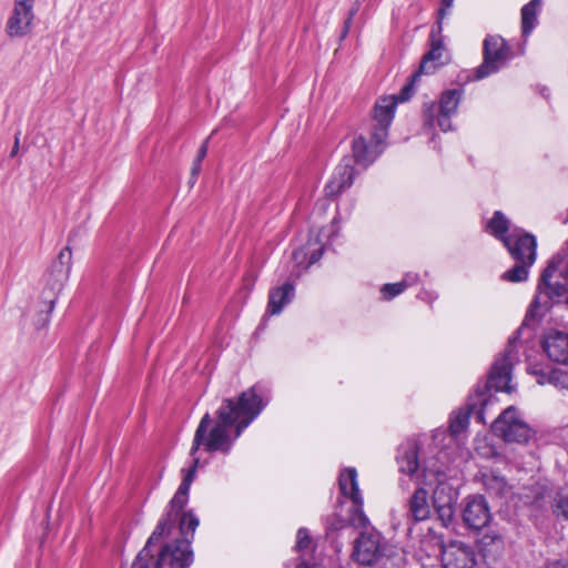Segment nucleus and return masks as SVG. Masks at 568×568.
Listing matches in <instances>:
<instances>
[{
    "mask_svg": "<svg viewBox=\"0 0 568 568\" xmlns=\"http://www.w3.org/2000/svg\"><path fill=\"white\" fill-rule=\"evenodd\" d=\"M264 404L255 387L242 392L237 398H225L215 412V418L206 413L194 434L190 455L193 457V465L187 470L183 469V480L173 496L170 508L149 538V544L156 542L161 537L169 534L178 519L179 513L187 503L189 490L194 480L200 458L195 453L200 446L209 453L221 452L229 454L234 442L242 435L243 430L261 414Z\"/></svg>",
    "mask_w": 568,
    "mask_h": 568,
    "instance_id": "f257e3e1",
    "label": "nucleus"
},
{
    "mask_svg": "<svg viewBox=\"0 0 568 568\" xmlns=\"http://www.w3.org/2000/svg\"><path fill=\"white\" fill-rule=\"evenodd\" d=\"M398 98L395 95L379 98L374 106L373 128L368 135L358 134L352 143L354 160L364 166L373 163L382 152L388 136Z\"/></svg>",
    "mask_w": 568,
    "mask_h": 568,
    "instance_id": "f03ea898",
    "label": "nucleus"
},
{
    "mask_svg": "<svg viewBox=\"0 0 568 568\" xmlns=\"http://www.w3.org/2000/svg\"><path fill=\"white\" fill-rule=\"evenodd\" d=\"M568 293V263L562 255H555L545 268L537 295L535 296L527 318L537 320L550 307V301L557 302Z\"/></svg>",
    "mask_w": 568,
    "mask_h": 568,
    "instance_id": "7ed1b4c3",
    "label": "nucleus"
},
{
    "mask_svg": "<svg viewBox=\"0 0 568 568\" xmlns=\"http://www.w3.org/2000/svg\"><path fill=\"white\" fill-rule=\"evenodd\" d=\"M354 556L362 565L378 564L387 568L398 567L404 560L403 550L373 529L356 539Z\"/></svg>",
    "mask_w": 568,
    "mask_h": 568,
    "instance_id": "20e7f679",
    "label": "nucleus"
},
{
    "mask_svg": "<svg viewBox=\"0 0 568 568\" xmlns=\"http://www.w3.org/2000/svg\"><path fill=\"white\" fill-rule=\"evenodd\" d=\"M199 519L192 511L184 513L180 518L182 539L166 544L159 555L154 568H187L193 561L190 537H193Z\"/></svg>",
    "mask_w": 568,
    "mask_h": 568,
    "instance_id": "39448f33",
    "label": "nucleus"
},
{
    "mask_svg": "<svg viewBox=\"0 0 568 568\" xmlns=\"http://www.w3.org/2000/svg\"><path fill=\"white\" fill-rule=\"evenodd\" d=\"M71 265L72 251L69 246H65L60 251L57 260L44 275L45 287L42 293V297L45 298L44 320L48 318V314L52 313L54 308L58 295L69 278Z\"/></svg>",
    "mask_w": 568,
    "mask_h": 568,
    "instance_id": "423d86ee",
    "label": "nucleus"
},
{
    "mask_svg": "<svg viewBox=\"0 0 568 568\" xmlns=\"http://www.w3.org/2000/svg\"><path fill=\"white\" fill-rule=\"evenodd\" d=\"M493 430L507 443L525 444L532 436V429L515 406L507 407L498 416Z\"/></svg>",
    "mask_w": 568,
    "mask_h": 568,
    "instance_id": "0eeeda50",
    "label": "nucleus"
},
{
    "mask_svg": "<svg viewBox=\"0 0 568 568\" xmlns=\"http://www.w3.org/2000/svg\"><path fill=\"white\" fill-rule=\"evenodd\" d=\"M511 58V49L500 36H488L484 40L483 63L475 69L474 80H481L498 70Z\"/></svg>",
    "mask_w": 568,
    "mask_h": 568,
    "instance_id": "6e6552de",
    "label": "nucleus"
},
{
    "mask_svg": "<svg viewBox=\"0 0 568 568\" xmlns=\"http://www.w3.org/2000/svg\"><path fill=\"white\" fill-rule=\"evenodd\" d=\"M36 0H12V9L6 22L9 38H23L32 32L36 20Z\"/></svg>",
    "mask_w": 568,
    "mask_h": 568,
    "instance_id": "1a4fd4ad",
    "label": "nucleus"
},
{
    "mask_svg": "<svg viewBox=\"0 0 568 568\" xmlns=\"http://www.w3.org/2000/svg\"><path fill=\"white\" fill-rule=\"evenodd\" d=\"M341 494L349 498L354 504V514L351 518L352 525L365 527L368 518L363 513V497L358 489L357 471L355 468H345L338 478Z\"/></svg>",
    "mask_w": 568,
    "mask_h": 568,
    "instance_id": "9d476101",
    "label": "nucleus"
},
{
    "mask_svg": "<svg viewBox=\"0 0 568 568\" xmlns=\"http://www.w3.org/2000/svg\"><path fill=\"white\" fill-rule=\"evenodd\" d=\"M443 55H444V47L440 40L435 39V33L432 31V48L424 55L419 69L410 75L409 82L403 88L400 95L398 97V101H406L410 98L413 87L416 83L417 79L424 73H433L438 68V65L443 64Z\"/></svg>",
    "mask_w": 568,
    "mask_h": 568,
    "instance_id": "9b49d317",
    "label": "nucleus"
},
{
    "mask_svg": "<svg viewBox=\"0 0 568 568\" xmlns=\"http://www.w3.org/2000/svg\"><path fill=\"white\" fill-rule=\"evenodd\" d=\"M504 244L515 261L534 264L536 260V239L528 233L514 231L504 237Z\"/></svg>",
    "mask_w": 568,
    "mask_h": 568,
    "instance_id": "f8f14e48",
    "label": "nucleus"
},
{
    "mask_svg": "<svg viewBox=\"0 0 568 568\" xmlns=\"http://www.w3.org/2000/svg\"><path fill=\"white\" fill-rule=\"evenodd\" d=\"M514 355H513V343L510 342L505 355L498 358L490 372L488 378V385L499 392L511 393V368H513Z\"/></svg>",
    "mask_w": 568,
    "mask_h": 568,
    "instance_id": "ddd939ff",
    "label": "nucleus"
},
{
    "mask_svg": "<svg viewBox=\"0 0 568 568\" xmlns=\"http://www.w3.org/2000/svg\"><path fill=\"white\" fill-rule=\"evenodd\" d=\"M444 568H475L476 557L471 547L454 541L442 550Z\"/></svg>",
    "mask_w": 568,
    "mask_h": 568,
    "instance_id": "4468645a",
    "label": "nucleus"
},
{
    "mask_svg": "<svg viewBox=\"0 0 568 568\" xmlns=\"http://www.w3.org/2000/svg\"><path fill=\"white\" fill-rule=\"evenodd\" d=\"M491 519L490 509L483 496H470L465 501L463 520L471 529L486 527Z\"/></svg>",
    "mask_w": 568,
    "mask_h": 568,
    "instance_id": "2eb2a0df",
    "label": "nucleus"
},
{
    "mask_svg": "<svg viewBox=\"0 0 568 568\" xmlns=\"http://www.w3.org/2000/svg\"><path fill=\"white\" fill-rule=\"evenodd\" d=\"M462 97L463 90L460 89L446 90L442 93L437 123L444 132L453 129L450 118L457 113Z\"/></svg>",
    "mask_w": 568,
    "mask_h": 568,
    "instance_id": "dca6fc26",
    "label": "nucleus"
},
{
    "mask_svg": "<svg viewBox=\"0 0 568 568\" xmlns=\"http://www.w3.org/2000/svg\"><path fill=\"white\" fill-rule=\"evenodd\" d=\"M542 346L551 361L568 364V332L550 329L545 335Z\"/></svg>",
    "mask_w": 568,
    "mask_h": 568,
    "instance_id": "f3484780",
    "label": "nucleus"
},
{
    "mask_svg": "<svg viewBox=\"0 0 568 568\" xmlns=\"http://www.w3.org/2000/svg\"><path fill=\"white\" fill-rule=\"evenodd\" d=\"M354 168L349 159H344L334 170L331 180L325 185L327 196H336L353 183Z\"/></svg>",
    "mask_w": 568,
    "mask_h": 568,
    "instance_id": "a211bd4d",
    "label": "nucleus"
},
{
    "mask_svg": "<svg viewBox=\"0 0 568 568\" xmlns=\"http://www.w3.org/2000/svg\"><path fill=\"white\" fill-rule=\"evenodd\" d=\"M446 487L438 486L434 491V508L442 521L443 526L447 527L452 524L455 515L454 498L452 495L445 494Z\"/></svg>",
    "mask_w": 568,
    "mask_h": 568,
    "instance_id": "6ab92c4d",
    "label": "nucleus"
},
{
    "mask_svg": "<svg viewBox=\"0 0 568 568\" xmlns=\"http://www.w3.org/2000/svg\"><path fill=\"white\" fill-rule=\"evenodd\" d=\"M408 518L414 521L426 520L430 516V505L427 499V491L423 488L415 490L408 500Z\"/></svg>",
    "mask_w": 568,
    "mask_h": 568,
    "instance_id": "aec40b11",
    "label": "nucleus"
},
{
    "mask_svg": "<svg viewBox=\"0 0 568 568\" xmlns=\"http://www.w3.org/2000/svg\"><path fill=\"white\" fill-rule=\"evenodd\" d=\"M293 295L294 287L290 283H286L283 286L272 290L268 296L267 312L271 315L280 314L283 307L291 302Z\"/></svg>",
    "mask_w": 568,
    "mask_h": 568,
    "instance_id": "412c9836",
    "label": "nucleus"
},
{
    "mask_svg": "<svg viewBox=\"0 0 568 568\" xmlns=\"http://www.w3.org/2000/svg\"><path fill=\"white\" fill-rule=\"evenodd\" d=\"M540 6L541 0H531L521 8V29L525 37L534 30Z\"/></svg>",
    "mask_w": 568,
    "mask_h": 568,
    "instance_id": "4be33fe9",
    "label": "nucleus"
},
{
    "mask_svg": "<svg viewBox=\"0 0 568 568\" xmlns=\"http://www.w3.org/2000/svg\"><path fill=\"white\" fill-rule=\"evenodd\" d=\"M399 470L409 476H413L419 468L418 456L416 446L410 445L399 457H398Z\"/></svg>",
    "mask_w": 568,
    "mask_h": 568,
    "instance_id": "5701e85b",
    "label": "nucleus"
},
{
    "mask_svg": "<svg viewBox=\"0 0 568 568\" xmlns=\"http://www.w3.org/2000/svg\"><path fill=\"white\" fill-rule=\"evenodd\" d=\"M483 484L486 490L495 496H504L508 491L505 478L493 471L483 474Z\"/></svg>",
    "mask_w": 568,
    "mask_h": 568,
    "instance_id": "b1692460",
    "label": "nucleus"
},
{
    "mask_svg": "<svg viewBox=\"0 0 568 568\" xmlns=\"http://www.w3.org/2000/svg\"><path fill=\"white\" fill-rule=\"evenodd\" d=\"M531 265L532 264H528L525 261H516L515 266L503 274V280L513 283L526 281L528 277V270Z\"/></svg>",
    "mask_w": 568,
    "mask_h": 568,
    "instance_id": "393cba45",
    "label": "nucleus"
},
{
    "mask_svg": "<svg viewBox=\"0 0 568 568\" xmlns=\"http://www.w3.org/2000/svg\"><path fill=\"white\" fill-rule=\"evenodd\" d=\"M469 423V412L467 409H459L454 412L449 419V432L453 436L459 435L466 429Z\"/></svg>",
    "mask_w": 568,
    "mask_h": 568,
    "instance_id": "a878e982",
    "label": "nucleus"
},
{
    "mask_svg": "<svg viewBox=\"0 0 568 568\" xmlns=\"http://www.w3.org/2000/svg\"><path fill=\"white\" fill-rule=\"evenodd\" d=\"M488 229L491 234L504 241V237L507 236L505 234L508 230V221L501 212L497 211L489 222Z\"/></svg>",
    "mask_w": 568,
    "mask_h": 568,
    "instance_id": "bb28decb",
    "label": "nucleus"
},
{
    "mask_svg": "<svg viewBox=\"0 0 568 568\" xmlns=\"http://www.w3.org/2000/svg\"><path fill=\"white\" fill-rule=\"evenodd\" d=\"M549 383L557 388L568 389V373L561 369H552L547 375V379H538L539 384Z\"/></svg>",
    "mask_w": 568,
    "mask_h": 568,
    "instance_id": "cd10ccee",
    "label": "nucleus"
},
{
    "mask_svg": "<svg viewBox=\"0 0 568 568\" xmlns=\"http://www.w3.org/2000/svg\"><path fill=\"white\" fill-rule=\"evenodd\" d=\"M149 541L145 547L138 554L135 560L132 564V568H150V562L152 559V554L149 550Z\"/></svg>",
    "mask_w": 568,
    "mask_h": 568,
    "instance_id": "c85d7f7f",
    "label": "nucleus"
},
{
    "mask_svg": "<svg viewBox=\"0 0 568 568\" xmlns=\"http://www.w3.org/2000/svg\"><path fill=\"white\" fill-rule=\"evenodd\" d=\"M407 287L406 281L393 284H385L382 288V294L385 298L390 300L400 294Z\"/></svg>",
    "mask_w": 568,
    "mask_h": 568,
    "instance_id": "c756f323",
    "label": "nucleus"
},
{
    "mask_svg": "<svg viewBox=\"0 0 568 568\" xmlns=\"http://www.w3.org/2000/svg\"><path fill=\"white\" fill-rule=\"evenodd\" d=\"M555 513L557 516H561L568 519V497H560L555 505Z\"/></svg>",
    "mask_w": 568,
    "mask_h": 568,
    "instance_id": "7c9ffc66",
    "label": "nucleus"
},
{
    "mask_svg": "<svg viewBox=\"0 0 568 568\" xmlns=\"http://www.w3.org/2000/svg\"><path fill=\"white\" fill-rule=\"evenodd\" d=\"M311 539L305 529H300L297 531V541H296V548L298 550H304L310 547Z\"/></svg>",
    "mask_w": 568,
    "mask_h": 568,
    "instance_id": "2f4dec72",
    "label": "nucleus"
},
{
    "mask_svg": "<svg viewBox=\"0 0 568 568\" xmlns=\"http://www.w3.org/2000/svg\"><path fill=\"white\" fill-rule=\"evenodd\" d=\"M44 310H45V298H43V301H42L41 308L39 311L36 322H34L37 328L45 327L50 321L51 313H49L48 318L44 320V316H45Z\"/></svg>",
    "mask_w": 568,
    "mask_h": 568,
    "instance_id": "473e14b6",
    "label": "nucleus"
},
{
    "mask_svg": "<svg viewBox=\"0 0 568 568\" xmlns=\"http://www.w3.org/2000/svg\"><path fill=\"white\" fill-rule=\"evenodd\" d=\"M454 3V0H442V7L438 11L439 20L437 22V32L439 33L442 31V20L447 14V11L452 8Z\"/></svg>",
    "mask_w": 568,
    "mask_h": 568,
    "instance_id": "72a5a7b5",
    "label": "nucleus"
},
{
    "mask_svg": "<svg viewBox=\"0 0 568 568\" xmlns=\"http://www.w3.org/2000/svg\"><path fill=\"white\" fill-rule=\"evenodd\" d=\"M484 440L480 439V438H476L475 443H476V446H475V449L477 450V453L483 456V457H490L493 454H494V450L491 447L489 446H480V444L483 443Z\"/></svg>",
    "mask_w": 568,
    "mask_h": 568,
    "instance_id": "f704fd0d",
    "label": "nucleus"
},
{
    "mask_svg": "<svg viewBox=\"0 0 568 568\" xmlns=\"http://www.w3.org/2000/svg\"><path fill=\"white\" fill-rule=\"evenodd\" d=\"M435 104L434 103H430V104H426L424 106V113L427 118V123L429 125H433V121H434V114H435Z\"/></svg>",
    "mask_w": 568,
    "mask_h": 568,
    "instance_id": "c9c22d12",
    "label": "nucleus"
},
{
    "mask_svg": "<svg viewBox=\"0 0 568 568\" xmlns=\"http://www.w3.org/2000/svg\"><path fill=\"white\" fill-rule=\"evenodd\" d=\"M207 146H209V139H206L201 148L197 151V155L195 158V161L202 162L203 159L206 156L207 153Z\"/></svg>",
    "mask_w": 568,
    "mask_h": 568,
    "instance_id": "e433bc0d",
    "label": "nucleus"
},
{
    "mask_svg": "<svg viewBox=\"0 0 568 568\" xmlns=\"http://www.w3.org/2000/svg\"><path fill=\"white\" fill-rule=\"evenodd\" d=\"M201 163L202 162H199V161H195L193 162V166H192V178L195 179L197 176V174L200 173V170H201Z\"/></svg>",
    "mask_w": 568,
    "mask_h": 568,
    "instance_id": "4c0bfd02",
    "label": "nucleus"
},
{
    "mask_svg": "<svg viewBox=\"0 0 568 568\" xmlns=\"http://www.w3.org/2000/svg\"><path fill=\"white\" fill-rule=\"evenodd\" d=\"M547 568H568V565L560 561H555L549 564Z\"/></svg>",
    "mask_w": 568,
    "mask_h": 568,
    "instance_id": "58836bf2",
    "label": "nucleus"
},
{
    "mask_svg": "<svg viewBox=\"0 0 568 568\" xmlns=\"http://www.w3.org/2000/svg\"><path fill=\"white\" fill-rule=\"evenodd\" d=\"M321 254H322V251H321V250H318L317 252H313V253H312V256H311V258H310L308 264H313V263H315V262L321 257Z\"/></svg>",
    "mask_w": 568,
    "mask_h": 568,
    "instance_id": "ea45409f",
    "label": "nucleus"
},
{
    "mask_svg": "<svg viewBox=\"0 0 568 568\" xmlns=\"http://www.w3.org/2000/svg\"><path fill=\"white\" fill-rule=\"evenodd\" d=\"M19 150V136L17 135L14 139V145L11 150V156H14L18 153Z\"/></svg>",
    "mask_w": 568,
    "mask_h": 568,
    "instance_id": "a19ab883",
    "label": "nucleus"
},
{
    "mask_svg": "<svg viewBox=\"0 0 568 568\" xmlns=\"http://www.w3.org/2000/svg\"><path fill=\"white\" fill-rule=\"evenodd\" d=\"M305 253L303 252V250H296L293 252V258L295 261H300V258L304 257Z\"/></svg>",
    "mask_w": 568,
    "mask_h": 568,
    "instance_id": "79ce46f5",
    "label": "nucleus"
},
{
    "mask_svg": "<svg viewBox=\"0 0 568 568\" xmlns=\"http://www.w3.org/2000/svg\"><path fill=\"white\" fill-rule=\"evenodd\" d=\"M349 21H351V18H348V19H347V21L345 22V29H344V31H343L342 37H345V36H346V32H347V30H348V26H349Z\"/></svg>",
    "mask_w": 568,
    "mask_h": 568,
    "instance_id": "37998d69",
    "label": "nucleus"
},
{
    "mask_svg": "<svg viewBox=\"0 0 568 568\" xmlns=\"http://www.w3.org/2000/svg\"><path fill=\"white\" fill-rule=\"evenodd\" d=\"M296 568H312V567L306 562H302V564L297 565Z\"/></svg>",
    "mask_w": 568,
    "mask_h": 568,
    "instance_id": "c03bdc74",
    "label": "nucleus"
},
{
    "mask_svg": "<svg viewBox=\"0 0 568 568\" xmlns=\"http://www.w3.org/2000/svg\"><path fill=\"white\" fill-rule=\"evenodd\" d=\"M331 526H332V527H334L335 529H338V528L344 527V524H343V523H339V525H336V526H334V525L332 524Z\"/></svg>",
    "mask_w": 568,
    "mask_h": 568,
    "instance_id": "a18cd8bd",
    "label": "nucleus"
}]
</instances>
